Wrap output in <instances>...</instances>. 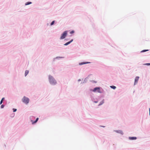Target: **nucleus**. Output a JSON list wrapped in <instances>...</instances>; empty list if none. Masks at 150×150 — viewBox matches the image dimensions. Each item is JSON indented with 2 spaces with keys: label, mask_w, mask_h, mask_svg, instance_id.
Wrapping results in <instances>:
<instances>
[{
  "label": "nucleus",
  "mask_w": 150,
  "mask_h": 150,
  "mask_svg": "<svg viewBox=\"0 0 150 150\" xmlns=\"http://www.w3.org/2000/svg\"><path fill=\"white\" fill-rule=\"evenodd\" d=\"M49 79L50 83L52 84H55L56 83V82L53 77L49 75Z\"/></svg>",
  "instance_id": "nucleus-1"
},
{
  "label": "nucleus",
  "mask_w": 150,
  "mask_h": 150,
  "mask_svg": "<svg viewBox=\"0 0 150 150\" xmlns=\"http://www.w3.org/2000/svg\"><path fill=\"white\" fill-rule=\"evenodd\" d=\"M67 31H65L62 34L60 38V39L61 40L65 38L67 36Z\"/></svg>",
  "instance_id": "nucleus-2"
},
{
  "label": "nucleus",
  "mask_w": 150,
  "mask_h": 150,
  "mask_svg": "<svg viewBox=\"0 0 150 150\" xmlns=\"http://www.w3.org/2000/svg\"><path fill=\"white\" fill-rule=\"evenodd\" d=\"M22 101L25 104H27L29 103V99L28 98L24 96L22 99Z\"/></svg>",
  "instance_id": "nucleus-3"
},
{
  "label": "nucleus",
  "mask_w": 150,
  "mask_h": 150,
  "mask_svg": "<svg viewBox=\"0 0 150 150\" xmlns=\"http://www.w3.org/2000/svg\"><path fill=\"white\" fill-rule=\"evenodd\" d=\"M93 92H96V91L98 93H101V91H100V88L99 87H96V88H95L93 90Z\"/></svg>",
  "instance_id": "nucleus-4"
},
{
  "label": "nucleus",
  "mask_w": 150,
  "mask_h": 150,
  "mask_svg": "<svg viewBox=\"0 0 150 150\" xmlns=\"http://www.w3.org/2000/svg\"><path fill=\"white\" fill-rule=\"evenodd\" d=\"M139 77L138 76H137L135 79V81H134V84H136L137 83L139 79Z\"/></svg>",
  "instance_id": "nucleus-5"
},
{
  "label": "nucleus",
  "mask_w": 150,
  "mask_h": 150,
  "mask_svg": "<svg viewBox=\"0 0 150 150\" xmlns=\"http://www.w3.org/2000/svg\"><path fill=\"white\" fill-rule=\"evenodd\" d=\"M73 41V40L72 39L70 41L66 43L65 44H64V45L65 46L67 45H68L69 44H70L71 42H72Z\"/></svg>",
  "instance_id": "nucleus-6"
},
{
  "label": "nucleus",
  "mask_w": 150,
  "mask_h": 150,
  "mask_svg": "<svg viewBox=\"0 0 150 150\" xmlns=\"http://www.w3.org/2000/svg\"><path fill=\"white\" fill-rule=\"evenodd\" d=\"M89 63H90V62H81V63H79V65H83V64H86Z\"/></svg>",
  "instance_id": "nucleus-7"
},
{
  "label": "nucleus",
  "mask_w": 150,
  "mask_h": 150,
  "mask_svg": "<svg viewBox=\"0 0 150 150\" xmlns=\"http://www.w3.org/2000/svg\"><path fill=\"white\" fill-rule=\"evenodd\" d=\"M38 119H39L38 118H36L35 121H34V122H33V120H31V121L32 122V124H34L35 123H36L38 121Z\"/></svg>",
  "instance_id": "nucleus-8"
},
{
  "label": "nucleus",
  "mask_w": 150,
  "mask_h": 150,
  "mask_svg": "<svg viewBox=\"0 0 150 150\" xmlns=\"http://www.w3.org/2000/svg\"><path fill=\"white\" fill-rule=\"evenodd\" d=\"M129 139L131 140H134L136 139H137V137H130L129 138Z\"/></svg>",
  "instance_id": "nucleus-9"
},
{
  "label": "nucleus",
  "mask_w": 150,
  "mask_h": 150,
  "mask_svg": "<svg viewBox=\"0 0 150 150\" xmlns=\"http://www.w3.org/2000/svg\"><path fill=\"white\" fill-rule=\"evenodd\" d=\"M29 73L28 70H26L25 72V76H26Z\"/></svg>",
  "instance_id": "nucleus-10"
},
{
  "label": "nucleus",
  "mask_w": 150,
  "mask_h": 150,
  "mask_svg": "<svg viewBox=\"0 0 150 150\" xmlns=\"http://www.w3.org/2000/svg\"><path fill=\"white\" fill-rule=\"evenodd\" d=\"M32 3L31 2H26L25 4V5H29L30 4Z\"/></svg>",
  "instance_id": "nucleus-11"
},
{
  "label": "nucleus",
  "mask_w": 150,
  "mask_h": 150,
  "mask_svg": "<svg viewBox=\"0 0 150 150\" xmlns=\"http://www.w3.org/2000/svg\"><path fill=\"white\" fill-rule=\"evenodd\" d=\"M110 87L114 89H115L116 88V87L115 86H110Z\"/></svg>",
  "instance_id": "nucleus-12"
},
{
  "label": "nucleus",
  "mask_w": 150,
  "mask_h": 150,
  "mask_svg": "<svg viewBox=\"0 0 150 150\" xmlns=\"http://www.w3.org/2000/svg\"><path fill=\"white\" fill-rule=\"evenodd\" d=\"M54 22H55V21H53L51 23V25H53L54 23Z\"/></svg>",
  "instance_id": "nucleus-13"
},
{
  "label": "nucleus",
  "mask_w": 150,
  "mask_h": 150,
  "mask_svg": "<svg viewBox=\"0 0 150 150\" xmlns=\"http://www.w3.org/2000/svg\"><path fill=\"white\" fill-rule=\"evenodd\" d=\"M148 50H143L141 52H144L148 51Z\"/></svg>",
  "instance_id": "nucleus-14"
},
{
  "label": "nucleus",
  "mask_w": 150,
  "mask_h": 150,
  "mask_svg": "<svg viewBox=\"0 0 150 150\" xmlns=\"http://www.w3.org/2000/svg\"><path fill=\"white\" fill-rule=\"evenodd\" d=\"M118 132L119 133H120L122 134H123V132L122 131L119 130V132Z\"/></svg>",
  "instance_id": "nucleus-15"
},
{
  "label": "nucleus",
  "mask_w": 150,
  "mask_h": 150,
  "mask_svg": "<svg viewBox=\"0 0 150 150\" xmlns=\"http://www.w3.org/2000/svg\"><path fill=\"white\" fill-rule=\"evenodd\" d=\"M74 30H72L70 32V33L71 34H72L74 33Z\"/></svg>",
  "instance_id": "nucleus-16"
},
{
  "label": "nucleus",
  "mask_w": 150,
  "mask_h": 150,
  "mask_svg": "<svg viewBox=\"0 0 150 150\" xmlns=\"http://www.w3.org/2000/svg\"><path fill=\"white\" fill-rule=\"evenodd\" d=\"M13 112H15L16 111L17 109H16L13 108Z\"/></svg>",
  "instance_id": "nucleus-17"
},
{
  "label": "nucleus",
  "mask_w": 150,
  "mask_h": 150,
  "mask_svg": "<svg viewBox=\"0 0 150 150\" xmlns=\"http://www.w3.org/2000/svg\"><path fill=\"white\" fill-rule=\"evenodd\" d=\"M4 105H2L1 106V108H3L4 107Z\"/></svg>",
  "instance_id": "nucleus-18"
},
{
  "label": "nucleus",
  "mask_w": 150,
  "mask_h": 150,
  "mask_svg": "<svg viewBox=\"0 0 150 150\" xmlns=\"http://www.w3.org/2000/svg\"><path fill=\"white\" fill-rule=\"evenodd\" d=\"M145 65H150V63H147V64H144Z\"/></svg>",
  "instance_id": "nucleus-19"
},
{
  "label": "nucleus",
  "mask_w": 150,
  "mask_h": 150,
  "mask_svg": "<svg viewBox=\"0 0 150 150\" xmlns=\"http://www.w3.org/2000/svg\"><path fill=\"white\" fill-rule=\"evenodd\" d=\"M3 102V100H1V102H0V104H1Z\"/></svg>",
  "instance_id": "nucleus-20"
},
{
  "label": "nucleus",
  "mask_w": 150,
  "mask_h": 150,
  "mask_svg": "<svg viewBox=\"0 0 150 150\" xmlns=\"http://www.w3.org/2000/svg\"><path fill=\"white\" fill-rule=\"evenodd\" d=\"M4 99V98H3L1 100H2L3 101V100Z\"/></svg>",
  "instance_id": "nucleus-21"
},
{
  "label": "nucleus",
  "mask_w": 150,
  "mask_h": 150,
  "mask_svg": "<svg viewBox=\"0 0 150 150\" xmlns=\"http://www.w3.org/2000/svg\"><path fill=\"white\" fill-rule=\"evenodd\" d=\"M149 114H150V108H149Z\"/></svg>",
  "instance_id": "nucleus-22"
},
{
  "label": "nucleus",
  "mask_w": 150,
  "mask_h": 150,
  "mask_svg": "<svg viewBox=\"0 0 150 150\" xmlns=\"http://www.w3.org/2000/svg\"><path fill=\"white\" fill-rule=\"evenodd\" d=\"M80 81V79H79V80H78V81Z\"/></svg>",
  "instance_id": "nucleus-23"
}]
</instances>
